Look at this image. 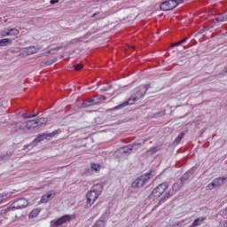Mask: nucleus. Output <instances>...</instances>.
<instances>
[{
  "label": "nucleus",
  "mask_w": 227,
  "mask_h": 227,
  "mask_svg": "<svg viewBox=\"0 0 227 227\" xmlns=\"http://www.w3.org/2000/svg\"><path fill=\"white\" fill-rule=\"evenodd\" d=\"M146 91H149V93H157V91H159V87L153 82L150 83L149 85H140L133 90L132 95L129 100L125 101L118 106H115L114 109H121V107L132 106V104H134L137 100L143 98V97L146 95Z\"/></svg>",
  "instance_id": "nucleus-1"
},
{
  "label": "nucleus",
  "mask_w": 227,
  "mask_h": 227,
  "mask_svg": "<svg viewBox=\"0 0 227 227\" xmlns=\"http://www.w3.org/2000/svg\"><path fill=\"white\" fill-rule=\"evenodd\" d=\"M102 194V185L100 184H94L90 191L87 193V205H93L97 200H98V196Z\"/></svg>",
  "instance_id": "nucleus-2"
},
{
  "label": "nucleus",
  "mask_w": 227,
  "mask_h": 227,
  "mask_svg": "<svg viewBox=\"0 0 227 227\" xmlns=\"http://www.w3.org/2000/svg\"><path fill=\"white\" fill-rule=\"evenodd\" d=\"M141 147V144H132L122 147L115 152L116 157H127L132 153V150H137Z\"/></svg>",
  "instance_id": "nucleus-3"
},
{
  "label": "nucleus",
  "mask_w": 227,
  "mask_h": 227,
  "mask_svg": "<svg viewBox=\"0 0 227 227\" xmlns=\"http://www.w3.org/2000/svg\"><path fill=\"white\" fill-rule=\"evenodd\" d=\"M29 205V202L25 198H20L15 200L9 207L4 209V212H12V210H20L26 208Z\"/></svg>",
  "instance_id": "nucleus-4"
},
{
  "label": "nucleus",
  "mask_w": 227,
  "mask_h": 227,
  "mask_svg": "<svg viewBox=\"0 0 227 227\" xmlns=\"http://www.w3.org/2000/svg\"><path fill=\"white\" fill-rule=\"evenodd\" d=\"M151 178H153V175L152 174V172L145 173V175H142L139 177H137L132 183V187H143V185H145V184H146V182H148V180H150Z\"/></svg>",
  "instance_id": "nucleus-5"
},
{
  "label": "nucleus",
  "mask_w": 227,
  "mask_h": 227,
  "mask_svg": "<svg viewBox=\"0 0 227 227\" xmlns=\"http://www.w3.org/2000/svg\"><path fill=\"white\" fill-rule=\"evenodd\" d=\"M169 187V183L164 182L160 184H159L155 189L153 190L152 197L153 198H160L164 192H166V190Z\"/></svg>",
  "instance_id": "nucleus-6"
},
{
  "label": "nucleus",
  "mask_w": 227,
  "mask_h": 227,
  "mask_svg": "<svg viewBox=\"0 0 227 227\" xmlns=\"http://www.w3.org/2000/svg\"><path fill=\"white\" fill-rule=\"evenodd\" d=\"M178 6V3H176V0H168L166 2H163L160 8L162 12H169V10H175Z\"/></svg>",
  "instance_id": "nucleus-7"
},
{
  "label": "nucleus",
  "mask_w": 227,
  "mask_h": 227,
  "mask_svg": "<svg viewBox=\"0 0 227 227\" xmlns=\"http://www.w3.org/2000/svg\"><path fill=\"white\" fill-rule=\"evenodd\" d=\"M70 219H72V217L69 215H65L57 220L51 221V224L56 227L61 226L62 224H65V223H67V221H70Z\"/></svg>",
  "instance_id": "nucleus-8"
},
{
  "label": "nucleus",
  "mask_w": 227,
  "mask_h": 227,
  "mask_svg": "<svg viewBox=\"0 0 227 227\" xmlns=\"http://www.w3.org/2000/svg\"><path fill=\"white\" fill-rule=\"evenodd\" d=\"M40 46L36 45V46H28L25 49H23V54L25 56H33V54H36V52H38L40 51Z\"/></svg>",
  "instance_id": "nucleus-9"
},
{
  "label": "nucleus",
  "mask_w": 227,
  "mask_h": 227,
  "mask_svg": "<svg viewBox=\"0 0 227 227\" xmlns=\"http://www.w3.org/2000/svg\"><path fill=\"white\" fill-rule=\"evenodd\" d=\"M194 171H196V167H192L186 173H184L181 177L182 184H184V182H187V180H192V178H194Z\"/></svg>",
  "instance_id": "nucleus-10"
},
{
  "label": "nucleus",
  "mask_w": 227,
  "mask_h": 227,
  "mask_svg": "<svg viewBox=\"0 0 227 227\" xmlns=\"http://www.w3.org/2000/svg\"><path fill=\"white\" fill-rule=\"evenodd\" d=\"M182 188V185L178 184H174L172 186V191L173 192H169L168 193H167L165 195V200L161 199L160 203H164V201L166 200H168V198H171V196H173L175 194V192H176V191H180V189Z\"/></svg>",
  "instance_id": "nucleus-11"
},
{
  "label": "nucleus",
  "mask_w": 227,
  "mask_h": 227,
  "mask_svg": "<svg viewBox=\"0 0 227 227\" xmlns=\"http://www.w3.org/2000/svg\"><path fill=\"white\" fill-rule=\"evenodd\" d=\"M54 196H56V192L54 191L48 192L41 198V203H47L51 201V200H53Z\"/></svg>",
  "instance_id": "nucleus-12"
},
{
  "label": "nucleus",
  "mask_w": 227,
  "mask_h": 227,
  "mask_svg": "<svg viewBox=\"0 0 227 227\" xmlns=\"http://www.w3.org/2000/svg\"><path fill=\"white\" fill-rule=\"evenodd\" d=\"M38 122L36 120H30L25 122V125L28 130H35V129H38V126L36 125Z\"/></svg>",
  "instance_id": "nucleus-13"
},
{
  "label": "nucleus",
  "mask_w": 227,
  "mask_h": 227,
  "mask_svg": "<svg viewBox=\"0 0 227 227\" xmlns=\"http://www.w3.org/2000/svg\"><path fill=\"white\" fill-rule=\"evenodd\" d=\"M13 194H14L13 192L0 193V203H3V201H4V200H8V198H12V196H13Z\"/></svg>",
  "instance_id": "nucleus-14"
},
{
  "label": "nucleus",
  "mask_w": 227,
  "mask_h": 227,
  "mask_svg": "<svg viewBox=\"0 0 227 227\" xmlns=\"http://www.w3.org/2000/svg\"><path fill=\"white\" fill-rule=\"evenodd\" d=\"M215 187H221V185H223V184L226 182V177H218L213 180Z\"/></svg>",
  "instance_id": "nucleus-15"
},
{
  "label": "nucleus",
  "mask_w": 227,
  "mask_h": 227,
  "mask_svg": "<svg viewBox=\"0 0 227 227\" xmlns=\"http://www.w3.org/2000/svg\"><path fill=\"white\" fill-rule=\"evenodd\" d=\"M206 219H207V217H205V216H200L199 218H196L192 223V226H201V224H203V223H205Z\"/></svg>",
  "instance_id": "nucleus-16"
},
{
  "label": "nucleus",
  "mask_w": 227,
  "mask_h": 227,
  "mask_svg": "<svg viewBox=\"0 0 227 227\" xmlns=\"http://www.w3.org/2000/svg\"><path fill=\"white\" fill-rule=\"evenodd\" d=\"M6 45H12V39L4 38L0 40V47H6Z\"/></svg>",
  "instance_id": "nucleus-17"
},
{
  "label": "nucleus",
  "mask_w": 227,
  "mask_h": 227,
  "mask_svg": "<svg viewBox=\"0 0 227 227\" xmlns=\"http://www.w3.org/2000/svg\"><path fill=\"white\" fill-rule=\"evenodd\" d=\"M20 32L17 28H9V36H17Z\"/></svg>",
  "instance_id": "nucleus-18"
},
{
  "label": "nucleus",
  "mask_w": 227,
  "mask_h": 227,
  "mask_svg": "<svg viewBox=\"0 0 227 227\" xmlns=\"http://www.w3.org/2000/svg\"><path fill=\"white\" fill-rule=\"evenodd\" d=\"M37 129L38 127H42V125H45L47 123V119L45 118H40L38 121H36Z\"/></svg>",
  "instance_id": "nucleus-19"
},
{
  "label": "nucleus",
  "mask_w": 227,
  "mask_h": 227,
  "mask_svg": "<svg viewBox=\"0 0 227 227\" xmlns=\"http://www.w3.org/2000/svg\"><path fill=\"white\" fill-rule=\"evenodd\" d=\"M90 168L92 171H95V173H98V171H100V165L98 164L91 163Z\"/></svg>",
  "instance_id": "nucleus-20"
},
{
  "label": "nucleus",
  "mask_w": 227,
  "mask_h": 227,
  "mask_svg": "<svg viewBox=\"0 0 227 227\" xmlns=\"http://www.w3.org/2000/svg\"><path fill=\"white\" fill-rule=\"evenodd\" d=\"M56 61H58V59H57V58H53V59H49V60H47V61L44 63L43 67H51V65H52L53 63H56Z\"/></svg>",
  "instance_id": "nucleus-21"
},
{
  "label": "nucleus",
  "mask_w": 227,
  "mask_h": 227,
  "mask_svg": "<svg viewBox=\"0 0 227 227\" xmlns=\"http://www.w3.org/2000/svg\"><path fill=\"white\" fill-rule=\"evenodd\" d=\"M159 150H160V147L154 146V147L150 148L147 152H148V153H151L152 155H153V153H157V152H159Z\"/></svg>",
  "instance_id": "nucleus-22"
},
{
  "label": "nucleus",
  "mask_w": 227,
  "mask_h": 227,
  "mask_svg": "<svg viewBox=\"0 0 227 227\" xmlns=\"http://www.w3.org/2000/svg\"><path fill=\"white\" fill-rule=\"evenodd\" d=\"M45 139V134L39 135L35 139H34V143H40L41 141H43Z\"/></svg>",
  "instance_id": "nucleus-23"
},
{
  "label": "nucleus",
  "mask_w": 227,
  "mask_h": 227,
  "mask_svg": "<svg viewBox=\"0 0 227 227\" xmlns=\"http://www.w3.org/2000/svg\"><path fill=\"white\" fill-rule=\"evenodd\" d=\"M0 35L3 37L9 36V28H4L0 31Z\"/></svg>",
  "instance_id": "nucleus-24"
},
{
  "label": "nucleus",
  "mask_w": 227,
  "mask_h": 227,
  "mask_svg": "<svg viewBox=\"0 0 227 227\" xmlns=\"http://www.w3.org/2000/svg\"><path fill=\"white\" fill-rule=\"evenodd\" d=\"M215 187L217 186H215V184L214 183V181H212L209 184L206 186V189L207 191H212V189H215Z\"/></svg>",
  "instance_id": "nucleus-25"
},
{
  "label": "nucleus",
  "mask_w": 227,
  "mask_h": 227,
  "mask_svg": "<svg viewBox=\"0 0 227 227\" xmlns=\"http://www.w3.org/2000/svg\"><path fill=\"white\" fill-rule=\"evenodd\" d=\"M38 214H40V210L38 209H34L31 211V213L29 214V217H36L38 215Z\"/></svg>",
  "instance_id": "nucleus-26"
},
{
  "label": "nucleus",
  "mask_w": 227,
  "mask_h": 227,
  "mask_svg": "<svg viewBox=\"0 0 227 227\" xmlns=\"http://www.w3.org/2000/svg\"><path fill=\"white\" fill-rule=\"evenodd\" d=\"M106 223L102 220L98 221L93 227H105Z\"/></svg>",
  "instance_id": "nucleus-27"
},
{
  "label": "nucleus",
  "mask_w": 227,
  "mask_h": 227,
  "mask_svg": "<svg viewBox=\"0 0 227 227\" xmlns=\"http://www.w3.org/2000/svg\"><path fill=\"white\" fill-rule=\"evenodd\" d=\"M60 49H61V46L51 48V51H52L51 54H57L59 51Z\"/></svg>",
  "instance_id": "nucleus-28"
},
{
  "label": "nucleus",
  "mask_w": 227,
  "mask_h": 227,
  "mask_svg": "<svg viewBox=\"0 0 227 227\" xmlns=\"http://www.w3.org/2000/svg\"><path fill=\"white\" fill-rule=\"evenodd\" d=\"M36 116H38V114H30V115H23V118H25V120H29V118H36Z\"/></svg>",
  "instance_id": "nucleus-29"
},
{
  "label": "nucleus",
  "mask_w": 227,
  "mask_h": 227,
  "mask_svg": "<svg viewBox=\"0 0 227 227\" xmlns=\"http://www.w3.org/2000/svg\"><path fill=\"white\" fill-rule=\"evenodd\" d=\"M180 141H182V135H179L178 137H176V138L175 139L174 143L176 145H178V143H180Z\"/></svg>",
  "instance_id": "nucleus-30"
},
{
  "label": "nucleus",
  "mask_w": 227,
  "mask_h": 227,
  "mask_svg": "<svg viewBox=\"0 0 227 227\" xmlns=\"http://www.w3.org/2000/svg\"><path fill=\"white\" fill-rule=\"evenodd\" d=\"M84 66L82 65V64H77L75 65L74 67V70H82V68Z\"/></svg>",
  "instance_id": "nucleus-31"
},
{
  "label": "nucleus",
  "mask_w": 227,
  "mask_h": 227,
  "mask_svg": "<svg viewBox=\"0 0 227 227\" xmlns=\"http://www.w3.org/2000/svg\"><path fill=\"white\" fill-rule=\"evenodd\" d=\"M95 104H97V102H95V99H91L90 101H89V104H87V106H95Z\"/></svg>",
  "instance_id": "nucleus-32"
},
{
  "label": "nucleus",
  "mask_w": 227,
  "mask_h": 227,
  "mask_svg": "<svg viewBox=\"0 0 227 227\" xmlns=\"http://www.w3.org/2000/svg\"><path fill=\"white\" fill-rule=\"evenodd\" d=\"M187 40H189V38L185 37L184 39L179 41V43H181V45H182L183 43H185V42H187Z\"/></svg>",
  "instance_id": "nucleus-33"
},
{
  "label": "nucleus",
  "mask_w": 227,
  "mask_h": 227,
  "mask_svg": "<svg viewBox=\"0 0 227 227\" xmlns=\"http://www.w3.org/2000/svg\"><path fill=\"white\" fill-rule=\"evenodd\" d=\"M52 50L47 51V53H42L40 56H47V54H51Z\"/></svg>",
  "instance_id": "nucleus-34"
},
{
  "label": "nucleus",
  "mask_w": 227,
  "mask_h": 227,
  "mask_svg": "<svg viewBox=\"0 0 227 227\" xmlns=\"http://www.w3.org/2000/svg\"><path fill=\"white\" fill-rule=\"evenodd\" d=\"M50 3L51 4H56V3H59V0H51Z\"/></svg>",
  "instance_id": "nucleus-35"
},
{
  "label": "nucleus",
  "mask_w": 227,
  "mask_h": 227,
  "mask_svg": "<svg viewBox=\"0 0 227 227\" xmlns=\"http://www.w3.org/2000/svg\"><path fill=\"white\" fill-rule=\"evenodd\" d=\"M178 45H182L180 41L176 43H174V44H172V47H178Z\"/></svg>",
  "instance_id": "nucleus-36"
},
{
  "label": "nucleus",
  "mask_w": 227,
  "mask_h": 227,
  "mask_svg": "<svg viewBox=\"0 0 227 227\" xmlns=\"http://www.w3.org/2000/svg\"><path fill=\"white\" fill-rule=\"evenodd\" d=\"M97 15H100V12H95L91 15L92 19H95V17H97Z\"/></svg>",
  "instance_id": "nucleus-37"
},
{
  "label": "nucleus",
  "mask_w": 227,
  "mask_h": 227,
  "mask_svg": "<svg viewBox=\"0 0 227 227\" xmlns=\"http://www.w3.org/2000/svg\"><path fill=\"white\" fill-rule=\"evenodd\" d=\"M176 3H177V6L179 5V4H181V3H183V0H176Z\"/></svg>",
  "instance_id": "nucleus-38"
},
{
  "label": "nucleus",
  "mask_w": 227,
  "mask_h": 227,
  "mask_svg": "<svg viewBox=\"0 0 227 227\" xmlns=\"http://www.w3.org/2000/svg\"><path fill=\"white\" fill-rule=\"evenodd\" d=\"M102 91H107V89H102Z\"/></svg>",
  "instance_id": "nucleus-39"
},
{
  "label": "nucleus",
  "mask_w": 227,
  "mask_h": 227,
  "mask_svg": "<svg viewBox=\"0 0 227 227\" xmlns=\"http://www.w3.org/2000/svg\"><path fill=\"white\" fill-rule=\"evenodd\" d=\"M225 72H227V67L225 68Z\"/></svg>",
  "instance_id": "nucleus-40"
}]
</instances>
